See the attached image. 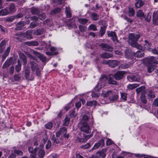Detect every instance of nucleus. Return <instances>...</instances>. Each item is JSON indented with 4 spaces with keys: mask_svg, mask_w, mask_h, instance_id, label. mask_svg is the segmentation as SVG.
<instances>
[{
    "mask_svg": "<svg viewBox=\"0 0 158 158\" xmlns=\"http://www.w3.org/2000/svg\"><path fill=\"white\" fill-rule=\"evenodd\" d=\"M32 33L31 31L28 30L26 31L25 34L24 33L23 35H25V36L27 39H30L32 38Z\"/></svg>",
    "mask_w": 158,
    "mask_h": 158,
    "instance_id": "nucleus-38",
    "label": "nucleus"
},
{
    "mask_svg": "<svg viewBox=\"0 0 158 158\" xmlns=\"http://www.w3.org/2000/svg\"><path fill=\"white\" fill-rule=\"evenodd\" d=\"M108 36L109 37H112V40L113 41H114L116 40L117 42L118 41V40H117V38L116 33L115 32L111 31L110 32L108 33Z\"/></svg>",
    "mask_w": 158,
    "mask_h": 158,
    "instance_id": "nucleus-21",
    "label": "nucleus"
},
{
    "mask_svg": "<svg viewBox=\"0 0 158 158\" xmlns=\"http://www.w3.org/2000/svg\"><path fill=\"white\" fill-rule=\"evenodd\" d=\"M31 12L33 14L38 15L40 13V10L37 8L33 7L31 8Z\"/></svg>",
    "mask_w": 158,
    "mask_h": 158,
    "instance_id": "nucleus-41",
    "label": "nucleus"
},
{
    "mask_svg": "<svg viewBox=\"0 0 158 158\" xmlns=\"http://www.w3.org/2000/svg\"><path fill=\"white\" fill-rule=\"evenodd\" d=\"M156 66L153 65H149L148 67V71L149 73H151L156 69Z\"/></svg>",
    "mask_w": 158,
    "mask_h": 158,
    "instance_id": "nucleus-44",
    "label": "nucleus"
},
{
    "mask_svg": "<svg viewBox=\"0 0 158 158\" xmlns=\"http://www.w3.org/2000/svg\"><path fill=\"white\" fill-rule=\"evenodd\" d=\"M144 5L143 2L141 0H139L135 3V6L136 8H140Z\"/></svg>",
    "mask_w": 158,
    "mask_h": 158,
    "instance_id": "nucleus-29",
    "label": "nucleus"
},
{
    "mask_svg": "<svg viewBox=\"0 0 158 158\" xmlns=\"http://www.w3.org/2000/svg\"><path fill=\"white\" fill-rule=\"evenodd\" d=\"M135 11L133 8H129L128 14L129 16H133L135 15Z\"/></svg>",
    "mask_w": 158,
    "mask_h": 158,
    "instance_id": "nucleus-48",
    "label": "nucleus"
},
{
    "mask_svg": "<svg viewBox=\"0 0 158 158\" xmlns=\"http://www.w3.org/2000/svg\"><path fill=\"white\" fill-rule=\"evenodd\" d=\"M156 59H158V57L156 58L155 57L151 56L149 58H147V60L148 64L153 63L156 64H158V61L156 60Z\"/></svg>",
    "mask_w": 158,
    "mask_h": 158,
    "instance_id": "nucleus-12",
    "label": "nucleus"
},
{
    "mask_svg": "<svg viewBox=\"0 0 158 158\" xmlns=\"http://www.w3.org/2000/svg\"><path fill=\"white\" fill-rule=\"evenodd\" d=\"M136 15L137 16L140 18H144L145 17L144 13L141 10H139L136 12Z\"/></svg>",
    "mask_w": 158,
    "mask_h": 158,
    "instance_id": "nucleus-45",
    "label": "nucleus"
},
{
    "mask_svg": "<svg viewBox=\"0 0 158 158\" xmlns=\"http://www.w3.org/2000/svg\"><path fill=\"white\" fill-rule=\"evenodd\" d=\"M70 21H71V23H69L68 24V26L69 29H71V28H75L77 27L76 24L74 22L73 19H70Z\"/></svg>",
    "mask_w": 158,
    "mask_h": 158,
    "instance_id": "nucleus-34",
    "label": "nucleus"
},
{
    "mask_svg": "<svg viewBox=\"0 0 158 158\" xmlns=\"http://www.w3.org/2000/svg\"><path fill=\"white\" fill-rule=\"evenodd\" d=\"M89 127L87 122H85L82 123V127L81 128V131L88 133L89 132Z\"/></svg>",
    "mask_w": 158,
    "mask_h": 158,
    "instance_id": "nucleus-8",
    "label": "nucleus"
},
{
    "mask_svg": "<svg viewBox=\"0 0 158 158\" xmlns=\"http://www.w3.org/2000/svg\"><path fill=\"white\" fill-rule=\"evenodd\" d=\"M38 23L36 22H31L30 23V27L31 28H34L38 25Z\"/></svg>",
    "mask_w": 158,
    "mask_h": 158,
    "instance_id": "nucleus-57",
    "label": "nucleus"
},
{
    "mask_svg": "<svg viewBox=\"0 0 158 158\" xmlns=\"http://www.w3.org/2000/svg\"><path fill=\"white\" fill-rule=\"evenodd\" d=\"M153 23L155 25H158V11L155 12L153 15Z\"/></svg>",
    "mask_w": 158,
    "mask_h": 158,
    "instance_id": "nucleus-11",
    "label": "nucleus"
},
{
    "mask_svg": "<svg viewBox=\"0 0 158 158\" xmlns=\"http://www.w3.org/2000/svg\"><path fill=\"white\" fill-rule=\"evenodd\" d=\"M5 45V41L4 40H2L0 44V52H2L3 50V47Z\"/></svg>",
    "mask_w": 158,
    "mask_h": 158,
    "instance_id": "nucleus-60",
    "label": "nucleus"
},
{
    "mask_svg": "<svg viewBox=\"0 0 158 158\" xmlns=\"http://www.w3.org/2000/svg\"><path fill=\"white\" fill-rule=\"evenodd\" d=\"M113 77L114 76L109 75L107 77L108 83L110 85H116L117 84V82L114 80Z\"/></svg>",
    "mask_w": 158,
    "mask_h": 158,
    "instance_id": "nucleus-15",
    "label": "nucleus"
},
{
    "mask_svg": "<svg viewBox=\"0 0 158 158\" xmlns=\"http://www.w3.org/2000/svg\"><path fill=\"white\" fill-rule=\"evenodd\" d=\"M30 64H31V68L32 71L34 72L35 70L38 68L37 64L33 61H30Z\"/></svg>",
    "mask_w": 158,
    "mask_h": 158,
    "instance_id": "nucleus-28",
    "label": "nucleus"
},
{
    "mask_svg": "<svg viewBox=\"0 0 158 158\" xmlns=\"http://www.w3.org/2000/svg\"><path fill=\"white\" fill-rule=\"evenodd\" d=\"M14 153L18 155L22 156L23 155V152L19 150H14Z\"/></svg>",
    "mask_w": 158,
    "mask_h": 158,
    "instance_id": "nucleus-59",
    "label": "nucleus"
},
{
    "mask_svg": "<svg viewBox=\"0 0 158 158\" xmlns=\"http://www.w3.org/2000/svg\"><path fill=\"white\" fill-rule=\"evenodd\" d=\"M88 29L89 30H92L93 31L97 30L96 26L93 24H90L88 27Z\"/></svg>",
    "mask_w": 158,
    "mask_h": 158,
    "instance_id": "nucleus-52",
    "label": "nucleus"
},
{
    "mask_svg": "<svg viewBox=\"0 0 158 158\" xmlns=\"http://www.w3.org/2000/svg\"><path fill=\"white\" fill-rule=\"evenodd\" d=\"M101 57L102 58L108 59L113 57V55L110 53L104 52L101 54Z\"/></svg>",
    "mask_w": 158,
    "mask_h": 158,
    "instance_id": "nucleus-17",
    "label": "nucleus"
},
{
    "mask_svg": "<svg viewBox=\"0 0 158 158\" xmlns=\"http://www.w3.org/2000/svg\"><path fill=\"white\" fill-rule=\"evenodd\" d=\"M12 59L10 58L9 59L7 60L3 64L2 68L3 69L8 68L12 62Z\"/></svg>",
    "mask_w": 158,
    "mask_h": 158,
    "instance_id": "nucleus-20",
    "label": "nucleus"
},
{
    "mask_svg": "<svg viewBox=\"0 0 158 158\" xmlns=\"http://www.w3.org/2000/svg\"><path fill=\"white\" fill-rule=\"evenodd\" d=\"M125 56L128 59H131L134 56V52H132L131 49H126L125 51Z\"/></svg>",
    "mask_w": 158,
    "mask_h": 158,
    "instance_id": "nucleus-6",
    "label": "nucleus"
},
{
    "mask_svg": "<svg viewBox=\"0 0 158 158\" xmlns=\"http://www.w3.org/2000/svg\"><path fill=\"white\" fill-rule=\"evenodd\" d=\"M86 27L85 26L80 25V31L82 32H84L86 31Z\"/></svg>",
    "mask_w": 158,
    "mask_h": 158,
    "instance_id": "nucleus-62",
    "label": "nucleus"
},
{
    "mask_svg": "<svg viewBox=\"0 0 158 158\" xmlns=\"http://www.w3.org/2000/svg\"><path fill=\"white\" fill-rule=\"evenodd\" d=\"M24 71H25V76L27 80L29 81H32L34 79V76H33L32 74L30 77V69L29 67H25L24 68Z\"/></svg>",
    "mask_w": 158,
    "mask_h": 158,
    "instance_id": "nucleus-4",
    "label": "nucleus"
},
{
    "mask_svg": "<svg viewBox=\"0 0 158 158\" xmlns=\"http://www.w3.org/2000/svg\"><path fill=\"white\" fill-rule=\"evenodd\" d=\"M100 46L102 50L106 51L111 52L113 49L112 47L106 44L102 43L100 44Z\"/></svg>",
    "mask_w": 158,
    "mask_h": 158,
    "instance_id": "nucleus-5",
    "label": "nucleus"
},
{
    "mask_svg": "<svg viewBox=\"0 0 158 158\" xmlns=\"http://www.w3.org/2000/svg\"><path fill=\"white\" fill-rule=\"evenodd\" d=\"M140 99L142 103L143 104V106H142V105H140V106L142 108H146V106L145 105H144L146 104L147 103V101L145 98V95H141L140 96Z\"/></svg>",
    "mask_w": 158,
    "mask_h": 158,
    "instance_id": "nucleus-19",
    "label": "nucleus"
},
{
    "mask_svg": "<svg viewBox=\"0 0 158 158\" xmlns=\"http://www.w3.org/2000/svg\"><path fill=\"white\" fill-rule=\"evenodd\" d=\"M97 102L96 101H89L87 102L86 103V105L87 106L92 107L93 106H96Z\"/></svg>",
    "mask_w": 158,
    "mask_h": 158,
    "instance_id": "nucleus-31",
    "label": "nucleus"
},
{
    "mask_svg": "<svg viewBox=\"0 0 158 158\" xmlns=\"http://www.w3.org/2000/svg\"><path fill=\"white\" fill-rule=\"evenodd\" d=\"M125 74V73L124 71H118L114 74V77L116 80H120L123 78Z\"/></svg>",
    "mask_w": 158,
    "mask_h": 158,
    "instance_id": "nucleus-7",
    "label": "nucleus"
},
{
    "mask_svg": "<svg viewBox=\"0 0 158 158\" xmlns=\"http://www.w3.org/2000/svg\"><path fill=\"white\" fill-rule=\"evenodd\" d=\"M21 64L20 63V61L18 60V64L16 65L15 68V70L17 72H19L21 70Z\"/></svg>",
    "mask_w": 158,
    "mask_h": 158,
    "instance_id": "nucleus-47",
    "label": "nucleus"
},
{
    "mask_svg": "<svg viewBox=\"0 0 158 158\" xmlns=\"http://www.w3.org/2000/svg\"><path fill=\"white\" fill-rule=\"evenodd\" d=\"M61 11V9L60 8H57L52 10L50 13L51 15H55L59 13Z\"/></svg>",
    "mask_w": 158,
    "mask_h": 158,
    "instance_id": "nucleus-40",
    "label": "nucleus"
},
{
    "mask_svg": "<svg viewBox=\"0 0 158 158\" xmlns=\"http://www.w3.org/2000/svg\"><path fill=\"white\" fill-rule=\"evenodd\" d=\"M140 37V35L139 34L130 33L129 35L128 41L129 44L133 47L141 50L142 49L141 46L137 43Z\"/></svg>",
    "mask_w": 158,
    "mask_h": 158,
    "instance_id": "nucleus-1",
    "label": "nucleus"
},
{
    "mask_svg": "<svg viewBox=\"0 0 158 158\" xmlns=\"http://www.w3.org/2000/svg\"><path fill=\"white\" fill-rule=\"evenodd\" d=\"M25 44L30 46H37L39 45V43L36 41H32L25 42Z\"/></svg>",
    "mask_w": 158,
    "mask_h": 158,
    "instance_id": "nucleus-25",
    "label": "nucleus"
},
{
    "mask_svg": "<svg viewBox=\"0 0 158 158\" xmlns=\"http://www.w3.org/2000/svg\"><path fill=\"white\" fill-rule=\"evenodd\" d=\"M88 20V19L85 18H81L80 19V23L85 24L86 23Z\"/></svg>",
    "mask_w": 158,
    "mask_h": 158,
    "instance_id": "nucleus-56",
    "label": "nucleus"
},
{
    "mask_svg": "<svg viewBox=\"0 0 158 158\" xmlns=\"http://www.w3.org/2000/svg\"><path fill=\"white\" fill-rule=\"evenodd\" d=\"M148 98H153L155 97L154 93L152 90H150L148 93Z\"/></svg>",
    "mask_w": 158,
    "mask_h": 158,
    "instance_id": "nucleus-49",
    "label": "nucleus"
},
{
    "mask_svg": "<svg viewBox=\"0 0 158 158\" xmlns=\"http://www.w3.org/2000/svg\"><path fill=\"white\" fill-rule=\"evenodd\" d=\"M127 78L128 80L130 82L133 81L139 82L140 80L139 78H137L135 76L133 75L128 76L127 77Z\"/></svg>",
    "mask_w": 158,
    "mask_h": 158,
    "instance_id": "nucleus-18",
    "label": "nucleus"
},
{
    "mask_svg": "<svg viewBox=\"0 0 158 158\" xmlns=\"http://www.w3.org/2000/svg\"><path fill=\"white\" fill-rule=\"evenodd\" d=\"M92 136V135H84V139H80V142H85L91 137Z\"/></svg>",
    "mask_w": 158,
    "mask_h": 158,
    "instance_id": "nucleus-33",
    "label": "nucleus"
},
{
    "mask_svg": "<svg viewBox=\"0 0 158 158\" xmlns=\"http://www.w3.org/2000/svg\"><path fill=\"white\" fill-rule=\"evenodd\" d=\"M119 63V61L116 60H110V62L109 67L114 68L118 66Z\"/></svg>",
    "mask_w": 158,
    "mask_h": 158,
    "instance_id": "nucleus-16",
    "label": "nucleus"
},
{
    "mask_svg": "<svg viewBox=\"0 0 158 158\" xmlns=\"http://www.w3.org/2000/svg\"><path fill=\"white\" fill-rule=\"evenodd\" d=\"M51 139L53 141V143L54 144L60 143L61 144L63 143V139L61 138L58 139L56 138L55 137L54 135H53L52 136Z\"/></svg>",
    "mask_w": 158,
    "mask_h": 158,
    "instance_id": "nucleus-13",
    "label": "nucleus"
},
{
    "mask_svg": "<svg viewBox=\"0 0 158 158\" xmlns=\"http://www.w3.org/2000/svg\"><path fill=\"white\" fill-rule=\"evenodd\" d=\"M14 19L15 17L13 16H11L7 18L6 19V21L8 22H11Z\"/></svg>",
    "mask_w": 158,
    "mask_h": 158,
    "instance_id": "nucleus-64",
    "label": "nucleus"
},
{
    "mask_svg": "<svg viewBox=\"0 0 158 158\" xmlns=\"http://www.w3.org/2000/svg\"><path fill=\"white\" fill-rule=\"evenodd\" d=\"M44 30L43 29H38L34 32V34L35 35H40L43 32Z\"/></svg>",
    "mask_w": 158,
    "mask_h": 158,
    "instance_id": "nucleus-50",
    "label": "nucleus"
},
{
    "mask_svg": "<svg viewBox=\"0 0 158 158\" xmlns=\"http://www.w3.org/2000/svg\"><path fill=\"white\" fill-rule=\"evenodd\" d=\"M136 91L137 94L140 93L141 95H143L145 94L146 90L145 87L144 86H143L137 88L136 89Z\"/></svg>",
    "mask_w": 158,
    "mask_h": 158,
    "instance_id": "nucleus-10",
    "label": "nucleus"
},
{
    "mask_svg": "<svg viewBox=\"0 0 158 158\" xmlns=\"http://www.w3.org/2000/svg\"><path fill=\"white\" fill-rule=\"evenodd\" d=\"M144 52L143 51H138L135 52H134V56L138 58H140L143 56Z\"/></svg>",
    "mask_w": 158,
    "mask_h": 158,
    "instance_id": "nucleus-26",
    "label": "nucleus"
},
{
    "mask_svg": "<svg viewBox=\"0 0 158 158\" xmlns=\"http://www.w3.org/2000/svg\"><path fill=\"white\" fill-rule=\"evenodd\" d=\"M9 14V11L6 8H5L0 10V16H4Z\"/></svg>",
    "mask_w": 158,
    "mask_h": 158,
    "instance_id": "nucleus-35",
    "label": "nucleus"
},
{
    "mask_svg": "<svg viewBox=\"0 0 158 158\" xmlns=\"http://www.w3.org/2000/svg\"><path fill=\"white\" fill-rule=\"evenodd\" d=\"M107 77L105 75H102L97 85L94 88L95 91H98L103 87L106 83Z\"/></svg>",
    "mask_w": 158,
    "mask_h": 158,
    "instance_id": "nucleus-2",
    "label": "nucleus"
},
{
    "mask_svg": "<svg viewBox=\"0 0 158 158\" xmlns=\"http://www.w3.org/2000/svg\"><path fill=\"white\" fill-rule=\"evenodd\" d=\"M104 149H102L101 151L97 152V154H98L99 158L101 157L102 158H104L106 157V154L104 151Z\"/></svg>",
    "mask_w": 158,
    "mask_h": 158,
    "instance_id": "nucleus-46",
    "label": "nucleus"
},
{
    "mask_svg": "<svg viewBox=\"0 0 158 158\" xmlns=\"http://www.w3.org/2000/svg\"><path fill=\"white\" fill-rule=\"evenodd\" d=\"M91 19L94 21L98 20L99 19V16L97 14L93 13L91 15Z\"/></svg>",
    "mask_w": 158,
    "mask_h": 158,
    "instance_id": "nucleus-37",
    "label": "nucleus"
},
{
    "mask_svg": "<svg viewBox=\"0 0 158 158\" xmlns=\"http://www.w3.org/2000/svg\"><path fill=\"white\" fill-rule=\"evenodd\" d=\"M33 53L38 57L42 62H44L46 60V57L37 51H34Z\"/></svg>",
    "mask_w": 158,
    "mask_h": 158,
    "instance_id": "nucleus-14",
    "label": "nucleus"
},
{
    "mask_svg": "<svg viewBox=\"0 0 158 158\" xmlns=\"http://www.w3.org/2000/svg\"><path fill=\"white\" fill-rule=\"evenodd\" d=\"M67 129L65 127H63L60 128L59 131L56 133V135L57 137H59L60 135H65L67 133Z\"/></svg>",
    "mask_w": 158,
    "mask_h": 158,
    "instance_id": "nucleus-9",
    "label": "nucleus"
},
{
    "mask_svg": "<svg viewBox=\"0 0 158 158\" xmlns=\"http://www.w3.org/2000/svg\"><path fill=\"white\" fill-rule=\"evenodd\" d=\"M19 58L22 60L23 62V65L26 66V65L27 62V59L25 56L22 53H20L19 54Z\"/></svg>",
    "mask_w": 158,
    "mask_h": 158,
    "instance_id": "nucleus-23",
    "label": "nucleus"
},
{
    "mask_svg": "<svg viewBox=\"0 0 158 158\" xmlns=\"http://www.w3.org/2000/svg\"><path fill=\"white\" fill-rule=\"evenodd\" d=\"M28 150L29 152L31 153L30 156H31V158H35V155L34 149L32 147H30L28 148Z\"/></svg>",
    "mask_w": 158,
    "mask_h": 158,
    "instance_id": "nucleus-39",
    "label": "nucleus"
},
{
    "mask_svg": "<svg viewBox=\"0 0 158 158\" xmlns=\"http://www.w3.org/2000/svg\"><path fill=\"white\" fill-rule=\"evenodd\" d=\"M70 116L69 115L66 116L64 119L63 120V125L64 126H67L69 124L70 121Z\"/></svg>",
    "mask_w": 158,
    "mask_h": 158,
    "instance_id": "nucleus-24",
    "label": "nucleus"
},
{
    "mask_svg": "<svg viewBox=\"0 0 158 158\" xmlns=\"http://www.w3.org/2000/svg\"><path fill=\"white\" fill-rule=\"evenodd\" d=\"M131 64L129 63H125L122 64L121 65V67L122 69H125L129 68Z\"/></svg>",
    "mask_w": 158,
    "mask_h": 158,
    "instance_id": "nucleus-58",
    "label": "nucleus"
},
{
    "mask_svg": "<svg viewBox=\"0 0 158 158\" xmlns=\"http://www.w3.org/2000/svg\"><path fill=\"white\" fill-rule=\"evenodd\" d=\"M106 28L105 27H101L99 31L101 36H102L106 32Z\"/></svg>",
    "mask_w": 158,
    "mask_h": 158,
    "instance_id": "nucleus-53",
    "label": "nucleus"
},
{
    "mask_svg": "<svg viewBox=\"0 0 158 158\" xmlns=\"http://www.w3.org/2000/svg\"><path fill=\"white\" fill-rule=\"evenodd\" d=\"M25 25V23L24 21H20L18 23L15 27V29L17 30H20Z\"/></svg>",
    "mask_w": 158,
    "mask_h": 158,
    "instance_id": "nucleus-22",
    "label": "nucleus"
},
{
    "mask_svg": "<svg viewBox=\"0 0 158 158\" xmlns=\"http://www.w3.org/2000/svg\"><path fill=\"white\" fill-rule=\"evenodd\" d=\"M24 34V33H21L20 34L16 33L14 35V38L15 39L21 42L22 41V36Z\"/></svg>",
    "mask_w": 158,
    "mask_h": 158,
    "instance_id": "nucleus-27",
    "label": "nucleus"
},
{
    "mask_svg": "<svg viewBox=\"0 0 158 158\" xmlns=\"http://www.w3.org/2000/svg\"><path fill=\"white\" fill-rule=\"evenodd\" d=\"M53 126V124L52 122H48L45 125V127L46 129H51Z\"/></svg>",
    "mask_w": 158,
    "mask_h": 158,
    "instance_id": "nucleus-54",
    "label": "nucleus"
},
{
    "mask_svg": "<svg viewBox=\"0 0 158 158\" xmlns=\"http://www.w3.org/2000/svg\"><path fill=\"white\" fill-rule=\"evenodd\" d=\"M9 14L13 13L15 11V6L13 4H10L9 7Z\"/></svg>",
    "mask_w": 158,
    "mask_h": 158,
    "instance_id": "nucleus-32",
    "label": "nucleus"
},
{
    "mask_svg": "<svg viewBox=\"0 0 158 158\" xmlns=\"http://www.w3.org/2000/svg\"><path fill=\"white\" fill-rule=\"evenodd\" d=\"M112 95V92L111 90L108 91L106 92L103 91L102 93V96L104 97H109Z\"/></svg>",
    "mask_w": 158,
    "mask_h": 158,
    "instance_id": "nucleus-30",
    "label": "nucleus"
},
{
    "mask_svg": "<svg viewBox=\"0 0 158 158\" xmlns=\"http://www.w3.org/2000/svg\"><path fill=\"white\" fill-rule=\"evenodd\" d=\"M139 84H129L128 85L127 88L129 89L132 90L139 86Z\"/></svg>",
    "mask_w": 158,
    "mask_h": 158,
    "instance_id": "nucleus-42",
    "label": "nucleus"
},
{
    "mask_svg": "<svg viewBox=\"0 0 158 158\" xmlns=\"http://www.w3.org/2000/svg\"><path fill=\"white\" fill-rule=\"evenodd\" d=\"M118 98V95L112 92V95L109 97V99L110 101H113L117 99Z\"/></svg>",
    "mask_w": 158,
    "mask_h": 158,
    "instance_id": "nucleus-43",
    "label": "nucleus"
},
{
    "mask_svg": "<svg viewBox=\"0 0 158 158\" xmlns=\"http://www.w3.org/2000/svg\"><path fill=\"white\" fill-rule=\"evenodd\" d=\"M121 98L124 100H126L127 98V95L125 93H122L121 94Z\"/></svg>",
    "mask_w": 158,
    "mask_h": 158,
    "instance_id": "nucleus-61",
    "label": "nucleus"
},
{
    "mask_svg": "<svg viewBox=\"0 0 158 158\" xmlns=\"http://www.w3.org/2000/svg\"><path fill=\"white\" fill-rule=\"evenodd\" d=\"M90 145L89 143H87L84 145H81V148L84 149H87L90 147Z\"/></svg>",
    "mask_w": 158,
    "mask_h": 158,
    "instance_id": "nucleus-63",
    "label": "nucleus"
},
{
    "mask_svg": "<svg viewBox=\"0 0 158 158\" xmlns=\"http://www.w3.org/2000/svg\"><path fill=\"white\" fill-rule=\"evenodd\" d=\"M38 17L40 20H43L46 18V15L45 13L42 12L38 15Z\"/></svg>",
    "mask_w": 158,
    "mask_h": 158,
    "instance_id": "nucleus-55",
    "label": "nucleus"
},
{
    "mask_svg": "<svg viewBox=\"0 0 158 158\" xmlns=\"http://www.w3.org/2000/svg\"><path fill=\"white\" fill-rule=\"evenodd\" d=\"M35 155H38L39 157L43 158L44 156L45 153L44 151L41 148L37 147L34 149Z\"/></svg>",
    "mask_w": 158,
    "mask_h": 158,
    "instance_id": "nucleus-3",
    "label": "nucleus"
},
{
    "mask_svg": "<svg viewBox=\"0 0 158 158\" xmlns=\"http://www.w3.org/2000/svg\"><path fill=\"white\" fill-rule=\"evenodd\" d=\"M65 13L67 18H69L71 17V13L69 7H66Z\"/></svg>",
    "mask_w": 158,
    "mask_h": 158,
    "instance_id": "nucleus-36",
    "label": "nucleus"
},
{
    "mask_svg": "<svg viewBox=\"0 0 158 158\" xmlns=\"http://www.w3.org/2000/svg\"><path fill=\"white\" fill-rule=\"evenodd\" d=\"M21 76L20 73L16 74L14 76V79L15 81H19L21 80Z\"/></svg>",
    "mask_w": 158,
    "mask_h": 158,
    "instance_id": "nucleus-51",
    "label": "nucleus"
}]
</instances>
